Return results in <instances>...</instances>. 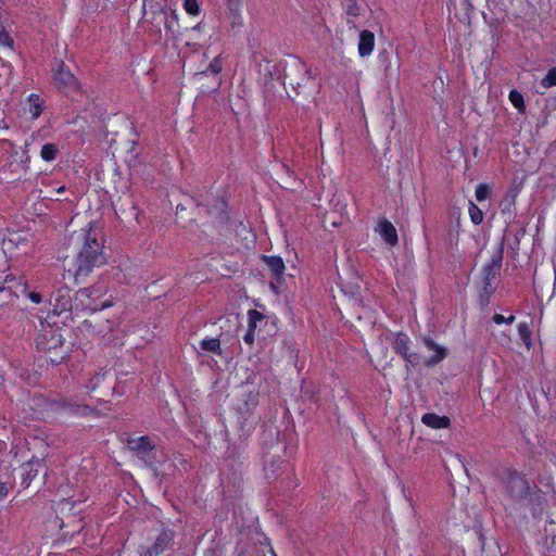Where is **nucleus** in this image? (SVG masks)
I'll list each match as a JSON object with an SVG mask.
<instances>
[{
    "label": "nucleus",
    "mask_w": 556,
    "mask_h": 556,
    "mask_svg": "<svg viewBox=\"0 0 556 556\" xmlns=\"http://www.w3.org/2000/svg\"><path fill=\"white\" fill-rule=\"evenodd\" d=\"M518 333L525 345L530 349L532 345L531 334L532 331L527 323H520L518 325Z\"/></svg>",
    "instance_id": "393cba45"
},
{
    "label": "nucleus",
    "mask_w": 556,
    "mask_h": 556,
    "mask_svg": "<svg viewBox=\"0 0 556 556\" xmlns=\"http://www.w3.org/2000/svg\"><path fill=\"white\" fill-rule=\"evenodd\" d=\"M311 83L309 70L306 64L299 59H291L285 66V85L291 87L296 94L306 93L307 84Z\"/></svg>",
    "instance_id": "7ed1b4c3"
},
{
    "label": "nucleus",
    "mask_w": 556,
    "mask_h": 556,
    "mask_svg": "<svg viewBox=\"0 0 556 556\" xmlns=\"http://www.w3.org/2000/svg\"><path fill=\"white\" fill-rule=\"evenodd\" d=\"M278 468H279V465L276 466L275 462L266 463L265 471H266L267 478H276Z\"/></svg>",
    "instance_id": "473e14b6"
},
{
    "label": "nucleus",
    "mask_w": 556,
    "mask_h": 556,
    "mask_svg": "<svg viewBox=\"0 0 556 556\" xmlns=\"http://www.w3.org/2000/svg\"><path fill=\"white\" fill-rule=\"evenodd\" d=\"M39 463H40V460H39V459L30 460V462L28 463V466H33L34 464H39Z\"/></svg>",
    "instance_id": "79ce46f5"
},
{
    "label": "nucleus",
    "mask_w": 556,
    "mask_h": 556,
    "mask_svg": "<svg viewBox=\"0 0 556 556\" xmlns=\"http://www.w3.org/2000/svg\"><path fill=\"white\" fill-rule=\"evenodd\" d=\"M263 260L270 269L273 278L280 282L286 269L282 258L279 256H263Z\"/></svg>",
    "instance_id": "dca6fc26"
},
{
    "label": "nucleus",
    "mask_w": 556,
    "mask_h": 556,
    "mask_svg": "<svg viewBox=\"0 0 556 556\" xmlns=\"http://www.w3.org/2000/svg\"><path fill=\"white\" fill-rule=\"evenodd\" d=\"M28 298L36 304H39L42 300L41 294L38 292H29Z\"/></svg>",
    "instance_id": "ea45409f"
},
{
    "label": "nucleus",
    "mask_w": 556,
    "mask_h": 556,
    "mask_svg": "<svg viewBox=\"0 0 556 556\" xmlns=\"http://www.w3.org/2000/svg\"><path fill=\"white\" fill-rule=\"evenodd\" d=\"M206 74V72H201V73H198L197 75L198 76H204Z\"/></svg>",
    "instance_id": "37998d69"
},
{
    "label": "nucleus",
    "mask_w": 556,
    "mask_h": 556,
    "mask_svg": "<svg viewBox=\"0 0 556 556\" xmlns=\"http://www.w3.org/2000/svg\"><path fill=\"white\" fill-rule=\"evenodd\" d=\"M207 213L214 218L217 225H225L229 219L227 203L223 199L216 200L215 203L208 207Z\"/></svg>",
    "instance_id": "4468645a"
},
{
    "label": "nucleus",
    "mask_w": 556,
    "mask_h": 556,
    "mask_svg": "<svg viewBox=\"0 0 556 556\" xmlns=\"http://www.w3.org/2000/svg\"><path fill=\"white\" fill-rule=\"evenodd\" d=\"M229 11L237 15L239 12L241 0H226Z\"/></svg>",
    "instance_id": "c9c22d12"
},
{
    "label": "nucleus",
    "mask_w": 556,
    "mask_h": 556,
    "mask_svg": "<svg viewBox=\"0 0 556 556\" xmlns=\"http://www.w3.org/2000/svg\"><path fill=\"white\" fill-rule=\"evenodd\" d=\"M37 345L42 350L55 349L61 344V336L55 329H46L36 339Z\"/></svg>",
    "instance_id": "9b49d317"
},
{
    "label": "nucleus",
    "mask_w": 556,
    "mask_h": 556,
    "mask_svg": "<svg viewBox=\"0 0 556 556\" xmlns=\"http://www.w3.org/2000/svg\"><path fill=\"white\" fill-rule=\"evenodd\" d=\"M408 338L400 333L395 338L393 349L397 354L402 355L406 362L416 365L418 363V356L414 353H408Z\"/></svg>",
    "instance_id": "f8f14e48"
},
{
    "label": "nucleus",
    "mask_w": 556,
    "mask_h": 556,
    "mask_svg": "<svg viewBox=\"0 0 556 556\" xmlns=\"http://www.w3.org/2000/svg\"><path fill=\"white\" fill-rule=\"evenodd\" d=\"M72 308L70 290L60 289L55 295V307L54 311L58 314L68 311Z\"/></svg>",
    "instance_id": "6ab92c4d"
},
{
    "label": "nucleus",
    "mask_w": 556,
    "mask_h": 556,
    "mask_svg": "<svg viewBox=\"0 0 556 556\" xmlns=\"http://www.w3.org/2000/svg\"><path fill=\"white\" fill-rule=\"evenodd\" d=\"M492 319L495 324L506 323L510 325L514 323L515 316L510 315L509 317L506 318L502 314H494Z\"/></svg>",
    "instance_id": "f704fd0d"
},
{
    "label": "nucleus",
    "mask_w": 556,
    "mask_h": 556,
    "mask_svg": "<svg viewBox=\"0 0 556 556\" xmlns=\"http://www.w3.org/2000/svg\"><path fill=\"white\" fill-rule=\"evenodd\" d=\"M64 191H65V187L64 186H61L59 189H56L58 193H62Z\"/></svg>",
    "instance_id": "a19ab883"
},
{
    "label": "nucleus",
    "mask_w": 556,
    "mask_h": 556,
    "mask_svg": "<svg viewBox=\"0 0 556 556\" xmlns=\"http://www.w3.org/2000/svg\"><path fill=\"white\" fill-rule=\"evenodd\" d=\"M8 493H9V488L7 486V484L3 482H0V506L2 505Z\"/></svg>",
    "instance_id": "e433bc0d"
},
{
    "label": "nucleus",
    "mask_w": 556,
    "mask_h": 556,
    "mask_svg": "<svg viewBox=\"0 0 556 556\" xmlns=\"http://www.w3.org/2000/svg\"><path fill=\"white\" fill-rule=\"evenodd\" d=\"M254 334H255V330L248 329L247 333L243 336L244 342L248 343V344H253V342H254Z\"/></svg>",
    "instance_id": "4c0bfd02"
},
{
    "label": "nucleus",
    "mask_w": 556,
    "mask_h": 556,
    "mask_svg": "<svg viewBox=\"0 0 556 556\" xmlns=\"http://www.w3.org/2000/svg\"><path fill=\"white\" fill-rule=\"evenodd\" d=\"M59 153V148L54 143H46L42 146L40 150V157L43 161L51 162L54 161Z\"/></svg>",
    "instance_id": "4be33fe9"
},
{
    "label": "nucleus",
    "mask_w": 556,
    "mask_h": 556,
    "mask_svg": "<svg viewBox=\"0 0 556 556\" xmlns=\"http://www.w3.org/2000/svg\"><path fill=\"white\" fill-rule=\"evenodd\" d=\"M105 292L102 286H92L83 288L76 293V300L80 302L83 308L90 311H99L110 307L112 303L109 300L98 303L97 301Z\"/></svg>",
    "instance_id": "423d86ee"
},
{
    "label": "nucleus",
    "mask_w": 556,
    "mask_h": 556,
    "mask_svg": "<svg viewBox=\"0 0 556 556\" xmlns=\"http://www.w3.org/2000/svg\"><path fill=\"white\" fill-rule=\"evenodd\" d=\"M174 540L173 530H162L155 538L151 546H149L142 556H160L170 545Z\"/></svg>",
    "instance_id": "9d476101"
},
{
    "label": "nucleus",
    "mask_w": 556,
    "mask_h": 556,
    "mask_svg": "<svg viewBox=\"0 0 556 556\" xmlns=\"http://www.w3.org/2000/svg\"><path fill=\"white\" fill-rule=\"evenodd\" d=\"M263 319V315L256 309H250L248 313L249 328L255 330L256 324Z\"/></svg>",
    "instance_id": "cd10ccee"
},
{
    "label": "nucleus",
    "mask_w": 556,
    "mask_h": 556,
    "mask_svg": "<svg viewBox=\"0 0 556 556\" xmlns=\"http://www.w3.org/2000/svg\"><path fill=\"white\" fill-rule=\"evenodd\" d=\"M375 46V36L369 30H363L359 35L358 52L361 56L369 55Z\"/></svg>",
    "instance_id": "a211bd4d"
},
{
    "label": "nucleus",
    "mask_w": 556,
    "mask_h": 556,
    "mask_svg": "<svg viewBox=\"0 0 556 556\" xmlns=\"http://www.w3.org/2000/svg\"><path fill=\"white\" fill-rule=\"evenodd\" d=\"M184 7L185 10L191 15H198L200 12V7L197 0H185Z\"/></svg>",
    "instance_id": "7c9ffc66"
},
{
    "label": "nucleus",
    "mask_w": 556,
    "mask_h": 556,
    "mask_svg": "<svg viewBox=\"0 0 556 556\" xmlns=\"http://www.w3.org/2000/svg\"><path fill=\"white\" fill-rule=\"evenodd\" d=\"M258 403V392L251 389L250 386H242L236 394L235 407L236 410L243 418L242 430L249 431L257 422V417L254 416L253 410Z\"/></svg>",
    "instance_id": "f03ea898"
},
{
    "label": "nucleus",
    "mask_w": 556,
    "mask_h": 556,
    "mask_svg": "<svg viewBox=\"0 0 556 556\" xmlns=\"http://www.w3.org/2000/svg\"><path fill=\"white\" fill-rule=\"evenodd\" d=\"M3 282L7 286L0 287V292H3L4 290L12 291L13 288H15L14 292H15V295L17 296L18 292L26 293V291H27L26 285L23 283L22 281L17 282L15 277H13L10 274L5 275Z\"/></svg>",
    "instance_id": "aec40b11"
},
{
    "label": "nucleus",
    "mask_w": 556,
    "mask_h": 556,
    "mask_svg": "<svg viewBox=\"0 0 556 556\" xmlns=\"http://www.w3.org/2000/svg\"><path fill=\"white\" fill-rule=\"evenodd\" d=\"M490 195V188L486 184H480L476 188V199L479 202L486 200Z\"/></svg>",
    "instance_id": "c756f323"
},
{
    "label": "nucleus",
    "mask_w": 556,
    "mask_h": 556,
    "mask_svg": "<svg viewBox=\"0 0 556 556\" xmlns=\"http://www.w3.org/2000/svg\"><path fill=\"white\" fill-rule=\"evenodd\" d=\"M377 231L380 233L383 240L391 247H394L397 243V232L391 222L387 219L380 222Z\"/></svg>",
    "instance_id": "2eb2a0df"
},
{
    "label": "nucleus",
    "mask_w": 556,
    "mask_h": 556,
    "mask_svg": "<svg viewBox=\"0 0 556 556\" xmlns=\"http://www.w3.org/2000/svg\"><path fill=\"white\" fill-rule=\"evenodd\" d=\"M509 100H510L511 104L516 109H518L520 112L525 111L523 97L520 92H518L517 90H511L509 92Z\"/></svg>",
    "instance_id": "a878e982"
},
{
    "label": "nucleus",
    "mask_w": 556,
    "mask_h": 556,
    "mask_svg": "<svg viewBox=\"0 0 556 556\" xmlns=\"http://www.w3.org/2000/svg\"><path fill=\"white\" fill-rule=\"evenodd\" d=\"M501 480L511 500L521 501L529 495V482L515 469L504 468L501 472Z\"/></svg>",
    "instance_id": "20e7f679"
},
{
    "label": "nucleus",
    "mask_w": 556,
    "mask_h": 556,
    "mask_svg": "<svg viewBox=\"0 0 556 556\" xmlns=\"http://www.w3.org/2000/svg\"><path fill=\"white\" fill-rule=\"evenodd\" d=\"M99 235L100 231L90 226L76 236L79 252L74 264V277L77 282L83 281L94 268H100L108 262Z\"/></svg>",
    "instance_id": "f257e3e1"
},
{
    "label": "nucleus",
    "mask_w": 556,
    "mask_h": 556,
    "mask_svg": "<svg viewBox=\"0 0 556 556\" xmlns=\"http://www.w3.org/2000/svg\"><path fill=\"white\" fill-rule=\"evenodd\" d=\"M52 71L53 84L59 90L67 92L78 89L77 79L62 61L55 62Z\"/></svg>",
    "instance_id": "0eeeda50"
},
{
    "label": "nucleus",
    "mask_w": 556,
    "mask_h": 556,
    "mask_svg": "<svg viewBox=\"0 0 556 556\" xmlns=\"http://www.w3.org/2000/svg\"><path fill=\"white\" fill-rule=\"evenodd\" d=\"M208 71L213 75H217L222 71V61L218 56L214 58V60L210 63Z\"/></svg>",
    "instance_id": "72a5a7b5"
},
{
    "label": "nucleus",
    "mask_w": 556,
    "mask_h": 556,
    "mask_svg": "<svg viewBox=\"0 0 556 556\" xmlns=\"http://www.w3.org/2000/svg\"><path fill=\"white\" fill-rule=\"evenodd\" d=\"M422 424L432 429H443L451 425V420L447 416H439L434 413H427L421 417Z\"/></svg>",
    "instance_id": "f3484780"
},
{
    "label": "nucleus",
    "mask_w": 556,
    "mask_h": 556,
    "mask_svg": "<svg viewBox=\"0 0 556 556\" xmlns=\"http://www.w3.org/2000/svg\"><path fill=\"white\" fill-rule=\"evenodd\" d=\"M200 346L203 351L220 354V342L216 338L202 340Z\"/></svg>",
    "instance_id": "5701e85b"
},
{
    "label": "nucleus",
    "mask_w": 556,
    "mask_h": 556,
    "mask_svg": "<svg viewBox=\"0 0 556 556\" xmlns=\"http://www.w3.org/2000/svg\"><path fill=\"white\" fill-rule=\"evenodd\" d=\"M341 3L348 15L353 17L361 15L362 7L358 3V0H345Z\"/></svg>",
    "instance_id": "b1692460"
},
{
    "label": "nucleus",
    "mask_w": 556,
    "mask_h": 556,
    "mask_svg": "<svg viewBox=\"0 0 556 556\" xmlns=\"http://www.w3.org/2000/svg\"><path fill=\"white\" fill-rule=\"evenodd\" d=\"M469 215L470 219L475 225H479L483 220V213L482 211L472 202H470L469 205Z\"/></svg>",
    "instance_id": "bb28decb"
},
{
    "label": "nucleus",
    "mask_w": 556,
    "mask_h": 556,
    "mask_svg": "<svg viewBox=\"0 0 556 556\" xmlns=\"http://www.w3.org/2000/svg\"><path fill=\"white\" fill-rule=\"evenodd\" d=\"M143 8V22L150 24L153 35H161L163 26L167 30L172 29V24L175 17H169L160 3L153 1H150L149 3L144 2Z\"/></svg>",
    "instance_id": "39448f33"
},
{
    "label": "nucleus",
    "mask_w": 556,
    "mask_h": 556,
    "mask_svg": "<svg viewBox=\"0 0 556 556\" xmlns=\"http://www.w3.org/2000/svg\"><path fill=\"white\" fill-rule=\"evenodd\" d=\"M27 102L29 104V113L31 114V117L34 119L38 118L42 112L43 101L40 99L39 96L30 94L27 99Z\"/></svg>",
    "instance_id": "412c9836"
},
{
    "label": "nucleus",
    "mask_w": 556,
    "mask_h": 556,
    "mask_svg": "<svg viewBox=\"0 0 556 556\" xmlns=\"http://www.w3.org/2000/svg\"><path fill=\"white\" fill-rule=\"evenodd\" d=\"M59 505L61 507V510L63 511L65 509H72L74 502H72L70 498H66V500L61 501Z\"/></svg>",
    "instance_id": "58836bf2"
},
{
    "label": "nucleus",
    "mask_w": 556,
    "mask_h": 556,
    "mask_svg": "<svg viewBox=\"0 0 556 556\" xmlns=\"http://www.w3.org/2000/svg\"><path fill=\"white\" fill-rule=\"evenodd\" d=\"M502 266V252H497L492 256L491 261L483 266V283L484 291L490 293L493 291L492 281L500 274Z\"/></svg>",
    "instance_id": "1a4fd4ad"
},
{
    "label": "nucleus",
    "mask_w": 556,
    "mask_h": 556,
    "mask_svg": "<svg viewBox=\"0 0 556 556\" xmlns=\"http://www.w3.org/2000/svg\"><path fill=\"white\" fill-rule=\"evenodd\" d=\"M424 344L429 350L434 352V355H432L429 359L425 361V365L427 366H433L441 361H443L447 355V350L439 344H437L432 339L430 338H424Z\"/></svg>",
    "instance_id": "ddd939ff"
},
{
    "label": "nucleus",
    "mask_w": 556,
    "mask_h": 556,
    "mask_svg": "<svg viewBox=\"0 0 556 556\" xmlns=\"http://www.w3.org/2000/svg\"><path fill=\"white\" fill-rule=\"evenodd\" d=\"M127 443L129 450L146 463L151 459L152 453L155 450V445L151 442L148 435L130 438Z\"/></svg>",
    "instance_id": "6e6552de"
},
{
    "label": "nucleus",
    "mask_w": 556,
    "mask_h": 556,
    "mask_svg": "<svg viewBox=\"0 0 556 556\" xmlns=\"http://www.w3.org/2000/svg\"><path fill=\"white\" fill-rule=\"evenodd\" d=\"M541 85L544 88L556 86V67L551 68L546 76L542 79Z\"/></svg>",
    "instance_id": "c85d7f7f"
},
{
    "label": "nucleus",
    "mask_w": 556,
    "mask_h": 556,
    "mask_svg": "<svg viewBox=\"0 0 556 556\" xmlns=\"http://www.w3.org/2000/svg\"><path fill=\"white\" fill-rule=\"evenodd\" d=\"M12 45H13V40L11 39L10 35L3 27H1V29H0V46L11 47Z\"/></svg>",
    "instance_id": "2f4dec72"
}]
</instances>
